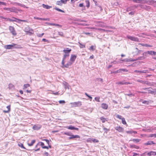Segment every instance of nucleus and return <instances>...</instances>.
I'll return each mask as SVG.
<instances>
[{
	"label": "nucleus",
	"instance_id": "nucleus-1",
	"mask_svg": "<svg viewBox=\"0 0 156 156\" xmlns=\"http://www.w3.org/2000/svg\"><path fill=\"white\" fill-rule=\"evenodd\" d=\"M0 18L5 19L7 21H8L10 22H16L17 23L18 22L19 19L14 17H12V18H9L0 16Z\"/></svg>",
	"mask_w": 156,
	"mask_h": 156
},
{
	"label": "nucleus",
	"instance_id": "nucleus-2",
	"mask_svg": "<svg viewBox=\"0 0 156 156\" xmlns=\"http://www.w3.org/2000/svg\"><path fill=\"white\" fill-rule=\"evenodd\" d=\"M24 31L26 33V34H28L30 35L33 34V30L28 26H27L25 28Z\"/></svg>",
	"mask_w": 156,
	"mask_h": 156
},
{
	"label": "nucleus",
	"instance_id": "nucleus-3",
	"mask_svg": "<svg viewBox=\"0 0 156 156\" xmlns=\"http://www.w3.org/2000/svg\"><path fill=\"white\" fill-rule=\"evenodd\" d=\"M127 37L128 39H129L132 41L137 42H139L140 41L139 39L137 37L129 36H127Z\"/></svg>",
	"mask_w": 156,
	"mask_h": 156
},
{
	"label": "nucleus",
	"instance_id": "nucleus-4",
	"mask_svg": "<svg viewBox=\"0 0 156 156\" xmlns=\"http://www.w3.org/2000/svg\"><path fill=\"white\" fill-rule=\"evenodd\" d=\"M9 29L11 34L14 36H16V31L14 27L12 26H9Z\"/></svg>",
	"mask_w": 156,
	"mask_h": 156
},
{
	"label": "nucleus",
	"instance_id": "nucleus-5",
	"mask_svg": "<svg viewBox=\"0 0 156 156\" xmlns=\"http://www.w3.org/2000/svg\"><path fill=\"white\" fill-rule=\"evenodd\" d=\"M70 104L72 105L74 107L80 106L82 105L81 102L80 101L71 103Z\"/></svg>",
	"mask_w": 156,
	"mask_h": 156
},
{
	"label": "nucleus",
	"instance_id": "nucleus-6",
	"mask_svg": "<svg viewBox=\"0 0 156 156\" xmlns=\"http://www.w3.org/2000/svg\"><path fill=\"white\" fill-rule=\"evenodd\" d=\"M15 44L7 45H5L4 47L6 49H12V48L15 47Z\"/></svg>",
	"mask_w": 156,
	"mask_h": 156
},
{
	"label": "nucleus",
	"instance_id": "nucleus-7",
	"mask_svg": "<svg viewBox=\"0 0 156 156\" xmlns=\"http://www.w3.org/2000/svg\"><path fill=\"white\" fill-rule=\"evenodd\" d=\"M67 1H58L56 2V4L58 5L61 6L62 4H66Z\"/></svg>",
	"mask_w": 156,
	"mask_h": 156
},
{
	"label": "nucleus",
	"instance_id": "nucleus-8",
	"mask_svg": "<svg viewBox=\"0 0 156 156\" xmlns=\"http://www.w3.org/2000/svg\"><path fill=\"white\" fill-rule=\"evenodd\" d=\"M76 55H72L71 56L70 61L73 63L76 59Z\"/></svg>",
	"mask_w": 156,
	"mask_h": 156
},
{
	"label": "nucleus",
	"instance_id": "nucleus-9",
	"mask_svg": "<svg viewBox=\"0 0 156 156\" xmlns=\"http://www.w3.org/2000/svg\"><path fill=\"white\" fill-rule=\"evenodd\" d=\"M70 136L69 137V140H71L72 139L75 138H80V136H79L78 135H72V133L71 134V135H70Z\"/></svg>",
	"mask_w": 156,
	"mask_h": 156
},
{
	"label": "nucleus",
	"instance_id": "nucleus-10",
	"mask_svg": "<svg viewBox=\"0 0 156 156\" xmlns=\"http://www.w3.org/2000/svg\"><path fill=\"white\" fill-rule=\"evenodd\" d=\"M41 127V126L40 125L37 124L34 125L33 126V129L34 130H39Z\"/></svg>",
	"mask_w": 156,
	"mask_h": 156
},
{
	"label": "nucleus",
	"instance_id": "nucleus-11",
	"mask_svg": "<svg viewBox=\"0 0 156 156\" xmlns=\"http://www.w3.org/2000/svg\"><path fill=\"white\" fill-rule=\"evenodd\" d=\"M134 72L135 73H139L140 74L141 73H148V71L147 70H135L134 71Z\"/></svg>",
	"mask_w": 156,
	"mask_h": 156
},
{
	"label": "nucleus",
	"instance_id": "nucleus-12",
	"mask_svg": "<svg viewBox=\"0 0 156 156\" xmlns=\"http://www.w3.org/2000/svg\"><path fill=\"white\" fill-rule=\"evenodd\" d=\"M115 129L118 130L119 132H122L123 131V129L119 126H117L115 128Z\"/></svg>",
	"mask_w": 156,
	"mask_h": 156
},
{
	"label": "nucleus",
	"instance_id": "nucleus-13",
	"mask_svg": "<svg viewBox=\"0 0 156 156\" xmlns=\"http://www.w3.org/2000/svg\"><path fill=\"white\" fill-rule=\"evenodd\" d=\"M122 61L126 62H133L135 61L134 59L133 58H125L123 59L122 60Z\"/></svg>",
	"mask_w": 156,
	"mask_h": 156
},
{
	"label": "nucleus",
	"instance_id": "nucleus-14",
	"mask_svg": "<svg viewBox=\"0 0 156 156\" xmlns=\"http://www.w3.org/2000/svg\"><path fill=\"white\" fill-rule=\"evenodd\" d=\"M108 105L106 104L102 103L101 105V108L105 109H107L108 108Z\"/></svg>",
	"mask_w": 156,
	"mask_h": 156
},
{
	"label": "nucleus",
	"instance_id": "nucleus-15",
	"mask_svg": "<svg viewBox=\"0 0 156 156\" xmlns=\"http://www.w3.org/2000/svg\"><path fill=\"white\" fill-rule=\"evenodd\" d=\"M73 62L70 61L68 62L66 64L64 65V67L68 68L69 66H71L73 64Z\"/></svg>",
	"mask_w": 156,
	"mask_h": 156
},
{
	"label": "nucleus",
	"instance_id": "nucleus-16",
	"mask_svg": "<svg viewBox=\"0 0 156 156\" xmlns=\"http://www.w3.org/2000/svg\"><path fill=\"white\" fill-rule=\"evenodd\" d=\"M68 128L72 130H78L79 129L78 128L72 126H69Z\"/></svg>",
	"mask_w": 156,
	"mask_h": 156
},
{
	"label": "nucleus",
	"instance_id": "nucleus-17",
	"mask_svg": "<svg viewBox=\"0 0 156 156\" xmlns=\"http://www.w3.org/2000/svg\"><path fill=\"white\" fill-rule=\"evenodd\" d=\"M8 88L10 90H13L15 89V87L13 84L9 83V85Z\"/></svg>",
	"mask_w": 156,
	"mask_h": 156
},
{
	"label": "nucleus",
	"instance_id": "nucleus-18",
	"mask_svg": "<svg viewBox=\"0 0 156 156\" xmlns=\"http://www.w3.org/2000/svg\"><path fill=\"white\" fill-rule=\"evenodd\" d=\"M140 101L142 102V103L147 105H148L150 103V102H151V101H149L143 100H141Z\"/></svg>",
	"mask_w": 156,
	"mask_h": 156
},
{
	"label": "nucleus",
	"instance_id": "nucleus-19",
	"mask_svg": "<svg viewBox=\"0 0 156 156\" xmlns=\"http://www.w3.org/2000/svg\"><path fill=\"white\" fill-rule=\"evenodd\" d=\"M148 93L152 94L155 95L156 94V90H148Z\"/></svg>",
	"mask_w": 156,
	"mask_h": 156
},
{
	"label": "nucleus",
	"instance_id": "nucleus-20",
	"mask_svg": "<svg viewBox=\"0 0 156 156\" xmlns=\"http://www.w3.org/2000/svg\"><path fill=\"white\" fill-rule=\"evenodd\" d=\"M71 51V49H69V48H67L66 50L64 49L63 50V51L66 54H68Z\"/></svg>",
	"mask_w": 156,
	"mask_h": 156
},
{
	"label": "nucleus",
	"instance_id": "nucleus-21",
	"mask_svg": "<svg viewBox=\"0 0 156 156\" xmlns=\"http://www.w3.org/2000/svg\"><path fill=\"white\" fill-rule=\"evenodd\" d=\"M148 51L144 52L143 53V56L145 57V58H146L148 56Z\"/></svg>",
	"mask_w": 156,
	"mask_h": 156
},
{
	"label": "nucleus",
	"instance_id": "nucleus-22",
	"mask_svg": "<svg viewBox=\"0 0 156 156\" xmlns=\"http://www.w3.org/2000/svg\"><path fill=\"white\" fill-rule=\"evenodd\" d=\"M155 144L152 141H147L146 143H145L144 144L146 145H149Z\"/></svg>",
	"mask_w": 156,
	"mask_h": 156
},
{
	"label": "nucleus",
	"instance_id": "nucleus-23",
	"mask_svg": "<svg viewBox=\"0 0 156 156\" xmlns=\"http://www.w3.org/2000/svg\"><path fill=\"white\" fill-rule=\"evenodd\" d=\"M42 6L44 8H45L47 9H49L50 8L52 7L51 6H50L48 5H45L44 4H42Z\"/></svg>",
	"mask_w": 156,
	"mask_h": 156
},
{
	"label": "nucleus",
	"instance_id": "nucleus-24",
	"mask_svg": "<svg viewBox=\"0 0 156 156\" xmlns=\"http://www.w3.org/2000/svg\"><path fill=\"white\" fill-rule=\"evenodd\" d=\"M156 83L154 82H152V83H149L147 81H146V83L145 84H147V85H149L151 86H154L155 84H156Z\"/></svg>",
	"mask_w": 156,
	"mask_h": 156
},
{
	"label": "nucleus",
	"instance_id": "nucleus-25",
	"mask_svg": "<svg viewBox=\"0 0 156 156\" xmlns=\"http://www.w3.org/2000/svg\"><path fill=\"white\" fill-rule=\"evenodd\" d=\"M113 1L112 2V4L113 6H117L118 5V3L116 1Z\"/></svg>",
	"mask_w": 156,
	"mask_h": 156
},
{
	"label": "nucleus",
	"instance_id": "nucleus-26",
	"mask_svg": "<svg viewBox=\"0 0 156 156\" xmlns=\"http://www.w3.org/2000/svg\"><path fill=\"white\" fill-rule=\"evenodd\" d=\"M6 108L8 109V110L7 111H5L4 110L3 111V112L5 113H8L10 111V105H9L7 106Z\"/></svg>",
	"mask_w": 156,
	"mask_h": 156
},
{
	"label": "nucleus",
	"instance_id": "nucleus-27",
	"mask_svg": "<svg viewBox=\"0 0 156 156\" xmlns=\"http://www.w3.org/2000/svg\"><path fill=\"white\" fill-rule=\"evenodd\" d=\"M145 59V57L143 56H140L137 58L136 59H135V61L137 60H143Z\"/></svg>",
	"mask_w": 156,
	"mask_h": 156
},
{
	"label": "nucleus",
	"instance_id": "nucleus-28",
	"mask_svg": "<svg viewBox=\"0 0 156 156\" xmlns=\"http://www.w3.org/2000/svg\"><path fill=\"white\" fill-rule=\"evenodd\" d=\"M35 140H32L31 143H28V145L29 146H32L33 145V144L35 143Z\"/></svg>",
	"mask_w": 156,
	"mask_h": 156
},
{
	"label": "nucleus",
	"instance_id": "nucleus-29",
	"mask_svg": "<svg viewBox=\"0 0 156 156\" xmlns=\"http://www.w3.org/2000/svg\"><path fill=\"white\" fill-rule=\"evenodd\" d=\"M136 81L137 82L141 83L143 84H145L146 83V81H143L142 80H136Z\"/></svg>",
	"mask_w": 156,
	"mask_h": 156
},
{
	"label": "nucleus",
	"instance_id": "nucleus-30",
	"mask_svg": "<svg viewBox=\"0 0 156 156\" xmlns=\"http://www.w3.org/2000/svg\"><path fill=\"white\" fill-rule=\"evenodd\" d=\"M126 83H125V82L124 81L118 82L116 83V84H117L123 85V84H126Z\"/></svg>",
	"mask_w": 156,
	"mask_h": 156
},
{
	"label": "nucleus",
	"instance_id": "nucleus-31",
	"mask_svg": "<svg viewBox=\"0 0 156 156\" xmlns=\"http://www.w3.org/2000/svg\"><path fill=\"white\" fill-rule=\"evenodd\" d=\"M72 133L70 132H65L63 133V134L65 135H67V136H70V135H71V134Z\"/></svg>",
	"mask_w": 156,
	"mask_h": 156
},
{
	"label": "nucleus",
	"instance_id": "nucleus-32",
	"mask_svg": "<svg viewBox=\"0 0 156 156\" xmlns=\"http://www.w3.org/2000/svg\"><path fill=\"white\" fill-rule=\"evenodd\" d=\"M146 3L149 5H152L154 3V1H148Z\"/></svg>",
	"mask_w": 156,
	"mask_h": 156
},
{
	"label": "nucleus",
	"instance_id": "nucleus-33",
	"mask_svg": "<svg viewBox=\"0 0 156 156\" xmlns=\"http://www.w3.org/2000/svg\"><path fill=\"white\" fill-rule=\"evenodd\" d=\"M95 46H94L93 45H92L90 46V48H89V49L90 50H92L93 51H94V50H95Z\"/></svg>",
	"mask_w": 156,
	"mask_h": 156
},
{
	"label": "nucleus",
	"instance_id": "nucleus-34",
	"mask_svg": "<svg viewBox=\"0 0 156 156\" xmlns=\"http://www.w3.org/2000/svg\"><path fill=\"white\" fill-rule=\"evenodd\" d=\"M18 145L19 147H21V148L24 149H26V148L24 147L23 144H22L20 143L18 144Z\"/></svg>",
	"mask_w": 156,
	"mask_h": 156
},
{
	"label": "nucleus",
	"instance_id": "nucleus-35",
	"mask_svg": "<svg viewBox=\"0 0 156 156\" xmlns=\"http://www.w3.org/2000/svg\"><path fill=\"white\" fill-rule=\"evenodd\" d=\"M55 10L58 11L62 12H64V11L57 7H55L54 9Z\"/></svg>",
	"mask_w": 156,
	"mask_h": 156
},
{
	"label": "nucleus",
	"instance_id": "nucleus-36",
	"mask_svg": "<svg viewBox=\"0 0 156 156\" xmlns=\"http://www.w3.org/2000/svg\"><path fill=\"white\" fill-rule=\"evenodd\" d=\"M100 119L102 121V122L103 123L105 122L106 119L103 117H101Z\"/></svg>",
	"mask_w": 156,
	"mask_h": 156
},
{
	"label": "nucleus",
	"instance_id": "nucleus-37",
	"mask_svg": "<svg viewBox=\"0 0 156 156\" xmlns=\"http://www.w3.org/2000/svg\"><path fill=\"white\" fill-rule=\"evenodd\" d=\"M79 44H80V48H84L85 47V45L82 44L80 42H79Z\"/></svg>",
	"mask_w": 156,
	"mask_h": 156
},
{
	"label": "nucleus",
	"instance_id": "nucleus-38",
	"mask_svg": "<svg viewBox=\"0 0 156 156\" xmlns=\"http://www.w3.org/2000/svg\"><path fill=\"white\" fill-rule=\"evenodd\" d=\"M30 86V85L29 84H25L23 85V89L27 88L28 87H29Z\"/></svg>",
	"mask_w": 156,
	"mask_h": 156
},
{
	"label": "nucleus",
	"instance_id": "nucleus-39",
	"mask_svg": "<svg viewBox=\"0 0 156 156\" xmlns=\"http://www.w3.org/2000/svg\"><path fill=\"white\" fill-rule=\"evenodd\" d=\"M140 140L138 139H133L132 141L134 142L138 143L139 142Z\"/></svg>",
	"mask_w": 156,
	"mask_h": 156
},
{
	"label": "nucleus",
	"instance_id": "nucleus-40",
	"mask_svg": "<svg viewBox=\"0 0 156 156\" xmlns=\"http://www.w3.org/2000/svg\"><path fill=\"white\" fill-rule=\"evenodd\" d=\"M130 147H133L136 149H139V146L135 145H131Z\"/></svg>",
	"mask_w": 156,
	"mask_h": 156
},
{
	"label": "nucleus",
	"instance_id": "nucleus-41",
	"mask_svg": "<svg viewBox=\"0 0 156 156\" xmlns=\"http://www.w3.org/2000/svg\"><path fill=\"white\" fill-rule=\"evenodd\" d=\"M122 123L123 124H126V121L125 120V119L124 118H122Z\"/></svg>",
	"mask_w": 156,
	"mask_h": 156
},
{
	"label": "nucleus",
	"instance_id": "nucleus-42",
	"mask_svg": "<svg viewBox=\"0 0 156 156\" xmlns=\"http://www.w3.org/2000/svg\"><path fill=\"white\" fill-rule=\"evenodd\" d=\"M69 56V54H66L64 55L63 57V59L65 60L66 58L67 57H68Z\"/></svg>",
	"mask_w": 156,
	"mask_h": 156
},
{
	"label": "nucleus",
	"instance_id": "nucleus-43",
	"mask_svg": "<svg viewBox=\"0 0 156 156\" xmlns=\"http://www.w3.org/2000/svg\"><path fill=\"white\" fill-rule=\"evenodd\" d=\"M120 73L122 72V71L127 72L128 71L126 69H120Z\"/></svg>",
	"mask_w": 156,
	"mask_h": 156
},
{
	"label": "nucleus",
	"instance_id": "nucleus-44",
	"mask_svg": "<svg viewBox=\"0 0 156 156\" xmlns=\"http://www.w3.org/2000/svg\"><path fill=\"white\" fill-rule=\"evenodd\" d=\"M27 22V20H20V19H19V20H18V23H20V22Z\"/></svg>",
	"mask_w": 156,
	"mask_h": 156
},
{
	"label": "nucleus",
	"instance_id": "nucleus-45",
	"mask_svg": "<svg viewBox=\"0 0 156 156\" xmlns=\"http://www.w3.org/2000/svg\"><path fill=\"white\" fill-rule=\"evenodd\" d=\"M149 137H156V134H151L149 135Z\"/></svg>",
	"mask_w": 156,
	"mask_h": 156
},
{
	"label": "nucleus",
	"instance_id": "nucleus-46",
	"mask_svg": "<svg viewBox=\"0 0 156 156\" xmlns=\"http://www.w3.org/2000/svg\"><path fill=\"white\" fill-rule=\"evenodd\" d=\"M147 154L149 156H151L152 155H154L153 154V151H151L150 152H149Z\"/></svg>",
	"mask_w": 156,
	"mask_h": 156
},
{
	"label": "nucleus",
	"instance_id": "nucleus-47",
	"mask_svg": "<svg viewBox=\"0 0 156 156\" xmlns=\"http://www.w3.org/2000/svg\"><path fill=\"white\" fill-rule=\"evenodd\" d=\"M86 6L88 8L90 6V3L89 1H86Z\"/></svg>",
	"mask_w": 156,
	"mask_h": 156
},
{
	"label": "nucleus",
	"instance_id": "nucleus-48",
	"mask_svg": "<svg viewBox=\"0 0 156 156\" xmlns=\"http://www.w3.org/2000/svg\"><path fill=\"white\" fill-rule=\"evenodd\" d=\"M85 95L87 96L90 99V101L92 99V98L87 93H85Z\"/></svg>",
	"mask_w": 156,
	"mask_h": 156
},
{
	"label": "nucleus",
	"instance_id": "nucleus-49",
	"mask_svg": "<svg viewBox=\"0 0 156 156\" xmlns=\"http://www.w3.org/2000/svg\"><path fill=\"white\" fill-rule=\"evenodd\" d=\"M116 117L117 118H118V119H122V116H121L120 115H118V114L116 115Z\"/></svg>",
	"mask_w": 156,
	"mask_h": 156
},
{
	"label": "nucleus",
	"instance_id": "nucleus-50",
	"mask_svg": "<svg viewBox=\"0 0 156 156\" xmlns=\"http://www.w3.org/2000/svg\"><path fill=\"white\" fill-rule=\"evenodd\" d=\"M125 95H127L130 97H131L132 96H134V95L132 93H130L129 94H125Z\"/></svg>",
	"mask_w": 156,
	"mask_h": 156
},
{
	"label": "nucleus",
	"instance_id": "nucleus-51",
	"mask_svg": "<svg viewBox=\"0 0 156 156\" xmlns=\"http://www.w3.org/2000/svg\"><path fill=\"white\" fill-rule=\"evenodd\" d=\"M58 34L60 36L63 37V33L62 32H58Z\"/></svg>",
	"mask_w": 156,
	"mask_h": 156
},
{
	"label": "nucleus",
	"instance_id": "nucleus-52",
	"mask_svg": "<svg viewBox=\"0 0 156 156\" xmlns=\"http://www.w3.org/2000/svg\"><path fill=\"white\" fill-rule=\"evenodd\" d=\"M96 80H97V81H100L102 83L103 82V79L101 78H98L96 79Z\"/></svg>",
	"mask_w": 156,
	"mask_h": 156
},
{
	"label": "nucleus",
	"instance_id": "nucleus-53",
	"mask_svg": "<svg viewBox=\"0 0 156 156\" xmlns=\"http://www.w3.org/2000/svg\"><path fill=\"white\" fill-rule=\"evenodd\" d=\"M34 19L36 20H42L43 18H39L37 17H34Z\"/></svg>",
	"mask_w": 156,
	"mask_h": 156
},
{
	"label": "nucleus",
	"instance_id": "nucleus-54",
	"mask_svg": "<svg viewBox=\"0 0 156 156\" xmlns=\"http://www.w3.org/2000/svg\"><path fill=\"white\" fill-rule=\"evenodd\" d=\"M99 98H100L99 97H96L95 98V100L96 101L98 102H100Z\"/></svg>",
	"mask_w": 156,
	"mask_h": 156
},
{
	"label": "nucleus",
	"instance_id": "nucleus-55",
	"mask_svg": "<svg viewBox=\"0 0 156 156\" xmlns=\"http://www.w3.org/2000/svg\"><path fill=\"white\" fill-rule=\"evenodd\" d=\"M148 51V53H149V54L150 55H153V51Z\"/></svg>",
	"mask_w": 156,
	"mask_h": 156
},
{
	"label": "nucleus",
	"instance_id": "nucleus-56",
	"mask_svg": "<svg viewBox=\"0 0 156 156\" xmlns=\"http://www.w3.org/2000/svg\"><path fill=\"white\" fill-rule=\"evenodd\" d=\"M44 33H43L41 34H37V36L39 37H41L44 35Z\"/></svg>",
	"mask_w": 156,
	"mask_h": 156
},
{
	"label": "nucleus",
	"instance_id": "nucleus-57",
	"mask_svg": "<svg viewBox=\"0 0 156 156\" xmlns=\"http://www.w3.org/2000/svg\"><path fill=\"white\" fill-rule=\"evenodd\" d=\"M6 3L3 2H0V5H6Z\"/></svg>",
	"mask_w": 156,
	"mask_h": 156
},
{
	"label": "nucleus",
	"instance_id": "nucleus-58",
	"mask_svg": "<svg viewBox=\"0 0 156 156\" xmlns=\"http://www.w3.org/2000/svg\"><path fill=\"white\" fill-rule=\"evenodd\" d=\"M6 9L7 10H9L11 12L14 11V9H12V8H7Z\"/></svg>",
	"mask_w": 156,
	"mask_h": 156
},
{
	"label": "nucleus",
	"instance_id": "nucleus-59",
	"mask_svg": "<svg viewBox=\"0 0 156 156\" xmlns=\"http://www.w3.org/2000/svg\"><path fill=\"white\" fill-rule=\"evenodd\" d=\"M120 73V69L117 70L116 71L113 72V73L115 74L117 73Z\"/></svg>",
	"mask_w": 156,
	"mask_h": 156
},
{
	"label": "nucleus",
	"instance_id": "nucleus-60",
	"mask_svg": "<svg viewBox=\"0 0 156 156\" xmlns=\"http://www.w3.org/2000/svg\"><path fill=\"white\" fill-rule=\"evenodd\" d=\"M52 26H58L59 27H62V26L58 24H55V23H53V24H52Z\"/></svg>",
	"mask_w": 156,
	"mask_h": 156
},
{
	"label": "nucleus",
	"instance_id": "nucleus-61",
	"mask_svg": "<svg viewBox=\"0 0 156 156\" xmlns=\"http://www.w3.org/2000/svg\"><path fill=\"white\" fill-rule=\"evenodd\" d=\"M92 140L94 142H95L98 143L99 142V141L98 140H96L95 139H93Z\"/></svg>",
	"mask_w": 156,
	"mask_h": 156
},
{
	"label": "nucleus",
	"instance_id": "nucleus-62",
	"mask_svg": "<svg viewBox=\"0 0 156 156\" xmlns=\"http://www.w3.org/2000/svg\"><path fill=\"white\" fill-rule=\"evenodd\" d=\"M65 101L64 100H60L59 101V103L60 104H62L65 103Z\"/></svg>",
	"mask_w": 156,
	"mask_h": 156
},
{
	"label": "nucleus",
	"instance_id": "nucleus-63",
	"mask_svg": "<svg viewBox=\"0 0 156 156\" xmlns=\"http://www.w3.org/2000/svg\"><path fill=\"white\" fill-rule=\"evenodd\" d=\"M39 144H41V146L42 147V148H43V147H44V144L42 142H39Z\"/></svg>",
	"mask_w": 156,
	"mask_h": 156
},
{
	"label": "nucleus",
	"instance_id": "nucleus-64",
	"mask_svg": "<svg viewBox=\"0 0 156 156\" xmlns=\"http://www.w3.org/2000/svg\"><path fill=\"white\" fill-rule=\"evenodd\" d=\"M132 9V7H130V8H127V12H128L129 11H131Z\"/></svg>",
	"mask_w": 156,
	"mask_h": 156
}]
</instances>
